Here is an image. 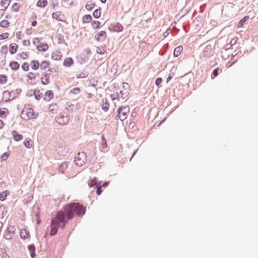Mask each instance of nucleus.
<instances>
[{"label": "nucleus", "mask_w": 258, "mask_h": 258, "mask_svg": "<svg viewBox=\"0 0 258 258\" xmlns=\"http://www.w3.org/2000/svg\"><path fill=\"white\" fill-rule=\"evenodd\" d=\"M214 47L211 44H207L203 52L201 53L200 57L201 58H210L214 56Z\"/></svg>", "instance_id": "20e7f679"}, {"label": "nucleus", "mask_w": 258, "mask_h": 258, "mask_svg": "<svg viewBox=\"0 0 258 258\" xmlns=\"http://www.w3.org/2000/svg\"><path fill=\"white\" fill-rule=\"evenodd\" d=\"M215 44L217 45V47H218L219 49H221V56L224 58V56L222 54L223 53V50H226V45H224V39L222 38H219Z\"/></svg>", "instance_id": "f8f14e48"}, {"label": "nucleus", "mask_w": 258, "mask_h": 258, "mask_svg": "<svg viewBox=\"0 0 258 258\" xmlns=\"http://www.w3.org/2000/svg\"><path fill=\"white\" fill-rule=\"evenodd\" d=\"M122 87L124 91L127 90L128 91L130 89V85L127 83L124 82L122 83Z\"/></svg>", "instance_id": "338daca9"}, {"label": "nucleus", "mask_w": 258, "mask_h": 258, "mask_svg": "<svg viewBox=\"0 0 258 258\" xmlns=\"http://www.w3.org/2000/svg\"><path fill=\"white\" fill-rule=\"evenodd\" d=\"M123 26L118 22L111 24L109 29L116 32H120L123 30Z\"/></svg>", "instance_id": "9d476101"}, {"label": "nucleus", "mask_w": 258, "mask_h": 258, "mask_svg": "<svg viewBox=\"0 0 258 258\" xmlns=\"http://www.w3.org/2000/svg\"><path fill=\"white\" fill-rule=\"evenodd\" d=\"M3 250H4V251H2V258H10L9 255H8L7 252L6 251V249L4 248Z\"/></svg>", "instance_id": "774afa93"}, {"label": "nucleus", "mask_w": 258, "mask_h": 258, "mask_svg": "<svg viewBox=\"0 0 258 258\" xmlns=\"http://www.w3.org/2000/svg\"><path fill=\"white\" fill-rule=\"evenodd\" d=\"M22 69L24 71H28L29 70V65L28 62H24L22 65Z\"/></svg>", "instance_id": "5fc2aeb1"}, {"label": "nucleus", "mask_w": 258, "mask_h": 258, "mask_svg": "<svg viewBox=\"0 0 258 258\" xmlns=\"http://www.w3.org/2000/svg\"><path fill=\"white\" fill-rule=\"evenodd\" d=\"M52 72V70L51 69H49L47 70V72H45L44 74H43V76L40 79L41 83L43 85H47L50 82L49 78L50 76L51 75V73Z\"/></svg>", "instance_id": "1a4fd4ad"}, {"label": "nucleus", "mask_w": 258, "mask_h": 258, "mask_svg": "<svg viewBox=\"0 0 258 258\" xmlns=\"http://www.w3.org/2000/svg\"><path fill=\"white\" fill-rule=\"evenodd\" d=\"M22 92V90L20 88H17L15 90H13L11 92H5V94L8 95L9 94V97H8V99L6 100V102H9L11 100H13L15 99Z\"/></svg>", "instance_id": "6e6552de"}, {"label": "nucleus", "mask_w": 258, "mask_h": 258, "mask_svg": "<svg viewBox=\"0 0 258 258\" xmlns=\"http://www.w3.org/2000/svg\"><path fill=\"white\" fill-rule=\"evenodd\" d=\"M9 0H2L0 2V4L2 6V7H4V10H6L9 6L10 2H11V1H9V4L7 5V6H5L6 4V3Z\"/></svg>", "instance_id": "13d9d810"}, {"label": "nucleus", "mask_w": 258, "mask_h": 258, "mask_svg": "<svg viewBox=\"0 0 258 258\" xmlns=\"http://www.w3.org/2000/svg\"><path fill=\"white\" fill-rule=\"evenodd\" d=\"M37 49L39 51L45 52L48 49V45L46 43H41L37 46Z\"/></svg>", "instance_id": "b1692460"}, {"label": "nucleus", "mask_w": 258, "mask_h": 258, "mask_svg": "<svg viewBox=\"0 0 258 258\" xmlns=\"http://www.w3.org/2000/svg\"><path fill=\"white\" fill-rule=\"evenodd\" d=\"M107 37V34L105 31H101L98 33L96 34L94 38L97 41H104Z\"/></svg>", "instance_id": "9b49d317"}, {"label": "nucleus", "mask_w": 258, "mask_h": 258, "mask_svg": "<svg viewBox=\"0 0 258 258\" xmlns=\"http://www.w3.org/2000/svg\"><path fill=\"white\" fill-rule=\"evenodd\" d=\"M249 19V16H245L238 22L237 25V27L241 28L245 24V22Z\"/></svg>", "instance_id": "4be33fe9"}, {"label": "nucleus", "mask_w": 258, "mask_h": 258, "mask_svg": "<svg viewBox=\"0 0 258 258\" xmlns=\"http://www.w3.org/2000/svg\"><path fill=\"white\" fill-rule=\"evenodd\" d=\"M101 8H99L96 9L93 13V16L95 19H98L101 16Z\"/></svg>", "instance_id": "f704fd0d"}, {"label": "nucleus", "mask_w": 258, "mask_h": 258, "mask_svg": "<svg viewBox=\"0 0 258 258\" xmlns=\"http://www.w3.org/2000/svg\"><path fill=\"white\" fill-rule=\"evenodd\" d=\"M60 12H53L52 14V18L54 19H56L58 21H62V20L59 17V14Z\"/></svg>", "instance_id": "79ce46f5"}, {"label": "nucleus", "mask_w": 258, "mask_h": 258, "mask_svg": "<svg viewBox=\"0 0 258 258\" xmlns=\"http://www.w3.org/2000/svg\"><path fill=\"white\" fill-rule=\"evenodd\" d=\"M38 114H35L32 108H27L26 106L23 109L21 117L22 119L28 120L32 118H36Z\"/></svg>", "instance_id": "f03ea898"}, {"label": "nucleus", "mask_w": 258, "mask_h": 258, "mask_svg": "<svg viewBox=\"0 0 258 258\" xmlns=\"http://www.w3.org/2000/svg\"><path fill=\"white\" fill-rule=\"evenodd\" d=\"M236 40H235L234 39H232L230 43L228 44L227 43V50H228L229 49H230L231 48V47L233 45V44H235V43H236Z\"/></svg>", "instance_id": "e2e57ef3"}, {"label": "nucleus", "mask_w": 258, "mask_h": 258, "mask_svg": "<svg viewBox=\"0 0 258 258\" xmlns=\"http://www.w3.org/2000/svg\"><path fill=\"white\" fill-rule=\"evenodd\" d=\"M58 39V43H65L67 44V43L65 42V40L64 39L63 36L61 34H58L56 36Z\"/></svg>", "instance_id": "49530a36"}, {"label": "nucleus", "mask_w": 258, "mask_h": 258, "mask_svg": "<svg viewBox=\"0 0 258 258\" xmlns=\"http://www.w3.org/2000/svg\"><path fill=\"white\" fill-rule=\"evenodd\" d=\"M20 6L19 3H15L11 8V11L15 12H18L20 9Z\"/></svg>", "instance_id": "a18cd8bd"}, {"label": "nucleus", "mask_w": 258, "mask_h": 258, "mask_svg": "<svg viewBox=\"0 0 258 258\" xmlns=\"http://www.w3.org/2000/svg\"><path fill=\"white\" fill-rule=\"evenodd\" d=\"M183 50V47L181 45L176 47L173 51V55L175 57L178 56Z\"/></svg>", "instance_id": "393cba45"}, {"label": "nucleus", "mask_w": 258, "mask_h": 258, "mask_svg": "<svg viewBox=\"0 0 258 258\" xmlns=\"http://www.w3.org/2000/svg\"><path fill=\"white\" fill-rule=\"evenodd\" d=\"M33 95L34 96L35 98L37 100H39L42 97V94L40 93V90L38 89L34 90L33 92Z\"/></svg>", "instance_id": "473e14b6"}, {"label": "nucleus", "mask_w": 258, "mask_h": 258, "mask_svg": "<svg viewBox=\"0 0 258 258\" xmlns=\"http://www.w3.org/2000/svg\"><path fill=\"white\" fill-rule=\"evenodd\" d=\"M101 24L100 22L98 21H93L91 22V26L93 29H99L100 28V25Z\"/></svg>", "instance_id": "c03bdc74"}, {"label": "nucleus", "mask_w": 258, "mask_h": 258, "mask_svg": "<svg viewBox=\"0 0 258 258\" xmlns=\"http://www.w3.org/2000/svg\"><path fill=\"white\" fill-rule=\"evenodd\" d=\"M107 147V142L105 138L102 136V147L103 149H105Z\"/></svg>", "instance_id": "bf43d9fd"}, {"label": "nucleus", "mask_w": 258, "mask_h": 258, "mask_svg": "<svg viewBox=\"0 0 258 258\" xmlns=\"http://www.w3.org/2000/svg\"><path fill=\"white\" fill-rule=\"evenodd\" d=\"M89 74V73L88 71L84 70L81 73L76 75V78L77 79L85 78L88 76Z\"/></svg>", "instance_id": "a878e982"}, {"label": "nucleus", "mask_w": 258, "mask_h": 258, "mask_svg": "<svg viewBox=\"0 0 258 258\" xmlns=\"http://www.w3.org/2000/svg\"><path fill=\"white\" fill-rule=\"evenodd\" d=\"M9 67L14 71L18 70L20 68V64L16 61H11L9 63Z\"/></svg>", "instance_id": "6ab92c4d"}, {"label": "nucleus", "mask_w": 258, "mask_h": 258, "mask_svg": "<svg viewBox=\"0 0 258 258\" xmlns=\"http://www.w3.org/2000/svg\"><path fill=\"white\" fill-rule=\"evenodd\" d=\"M69 162L66 161L62 162L60 165L58 166L57 169L61 173H63L65 170L68 168Z\"/></svg>", "instance_id": "f3484780"}, {"label": "nucleus", "mask_w": 258, "mask_h": 258, "mask_svg": "<svg viewBox=\"0 0 258 258\" xmlns=\"http://www.w3.org/2000/svg\"><path fill=\"white\" fill-rule=\"evenodd\" d=\"M86 159V154L84 152H79L75 156L74 162L76 166L80 167L85 163Z\"/></svg>", "instance_id": "7ed1b4c3"}, {"label": "nucleus", "mask_w": 258, "mask_h": 258, "mask_svg": "<svg viewBox=\"0 0 258 258\" xmlns=\"http://www.w3.org/2000/svg\"><path fill=\"white\" fill-rule=\"evenodd\" d=\"M95 6V3L92 1L87 2L85 8L88 11L92 10Z\"/></svg>", "instance_id": "c85d7f7f"}, {"label": "nucleus", "mask_w": 258, "mask_h": 258, "mask_svg": "<svg viewBox=\"0 0 258 258\" xmlns=\"http://www.w3.org/2000/svg\"><path fill=\"white\" fill-rule=\"evenodd\" d=\"M8 80L7 76L5 75H0V84H5Z\"/></svg>", "instance_id": "3c124183"}, {"label": "nucleus", "mask_w": 258, "mask_h": 258, "mask_svg": "<svg viewBox=\"0 0 258 258\" xmlns=\"http://www.w3.org/2000/svg\"><path fill=\"white\" fill-rule=\"evenodd\" d=\"M66 109L70 112H72L74 111V105L72 104H69V105H68L66 107Z\"/></svg>", "instance_id": "680f3d73"}, {"label": "nucleus", "mask_w": 258, "mask_h": 258, "mask_svg": "<svg viewBox=\"0 0 258 258\" xmlns=\"http://www.w3.org/2000/svg\"><path fill=\"white\" fill-rule=\"evenodd\" d=\"M130 108L128 106H123L122 110L121 112V118H122L123 119H125L127 117V114L130 112Z\"/></svg>", "instance_id": "412c9836"}, {"label": "nucleus", "mask_w": 258, "mask_h": 258, "mask_svg": "<svg viewBox=\"0 0 258 258\" xmlns=\"http://www.w3.org/2000/svg\"><path fill=\"white\" fill-rule=\"evenodd\" d=\"M17 56L22 58L23 59H26L28 57L27 52H23L22 53L18 54Z\"/></svg>", "instance_id": "6e6d98bb"}, {"label": "nucleus", "mask_w": 258, "mask_h": 258, "mask_svg": "<svg viewBox=\"0 0 258 258\" xmlns=\"http://www.w3.org/2000/svg\"><path fill=\"white\" fill-rule=\"evenodd\" d=\"M102 109L105 112H107L109 107V102L106 98H104L101 100Z\"/></svg>", "instance_id": "2eb2a0df"}, {"label": "nucleus", "mask_w": 258, "mask_h": 258, "mask_svg": "<svg viewBox=\"0 0 258 258\" xmlns=\"http://www.w3.org/2000/svg\"><path fill=\"white\" fill-rule=\"evenodd\" d=\"M10 22L6 20H3L0 22V27L4 28H6L10 25Z\"/></svg>", "instance_id": "37998d69"}, {"label": "nucleus", "mask_w": 258, "mask_h": 258, "mask_svg": "<svg viewBox=\"0 0 258 258\" xmlns=\"http://www.w3.org/2000/svg\"><path fill=\"white\" fill-rule=\"evenodd\" d=\"M12 134L13 136L14 140L16 142L20 141L23 138V136L21 134H18L16 131L14 130L12 132Z\"/></svg>", "instance_id": "a211bd4d"}, {"label": "nucleus", "mask_w": 258, "mask_h": 258, "mask_svg": "<svg viewBox=\"0 0 258 258\" xmlns=\"http://www.w3.org/2000/svg\"><path fill=\"white\" fill-rule=\"evenodd\" d=\"M20 236L23 240L30 238V234L29 230L22 228L20 231Z\"/></svg>", "instance_id": "ddd939ff"}, {"label": "nucleus", "mask_w": 258, "mask_h": 258, "mask_svg": "<svg viewBox=\"0 0 258 258\" xmlns=\"http://www.w3.org/2000/svg\"><path fill=\"white\" fill-rule=\"evenodd\" d=\"M73 64H74V60L71 57H67L66 59H64L63 62V65L66 67H70Z\"/></svg>", "instance_id": "aec40b11"}, {"label": "nucleus", "mask_w": 258, "mask_h": 258, "mask_svg": "<svg viewBox=\"0 0 258 258\" xmlns=\"http://www.w3.org/2000/svg\"><path fill=\"white\" fill-rule=\"evenodd\" d=\"M219 71H220L219 68H217L213 70V71L211 74V78L212 79H214L215 77L218 76V75L219 74Z\"/></svg>", "instance_id": "09e8293b"}, {"label": "nucleus", "mask_w": 258, "mask_h": 258, "mask_svg": "<svg viewBox=\"0 0 258 258\" xmlns=\"http://www.w3.org/2000/svg\"><path fill=\"white\" fill-rule=\"evenodd\" d=\"M62 56V55L60 52H58V53H52L51 55L52 59L55 60H60Z\"/></svg>", "instance_id": "4c0bfd02"}, {"label": "nucleus", "mask_w": 258, "mask_h": 258, "mask_svg": "<svg viewBox=\"0 0 258 258\" xmlns=\"http://www.w3.org/2000/svg\"><path fill=\"white\" fill-rule=\"evenodd\" d=\"M6 63V56L0 54V66H4Z\"/></svg>", "instance_id": "052dcab7"}, {"label": "nucleus", "mask_w": 258, "mask_h": 258, "mask_svg": "<svg viewBox=\"0 0 258 258\" xmlns=\"http://www.w3.org/2000/svg\"><path fill=\"white\" fill-rule=\"evenodd\" d=\"M96 153L95 152H90L91 157L89 159V162L90 163L93 164H94L97 160V157H96ZM90 156V154L89 155Z\"/></svg>", "instance_id": "c756f323"}, {"label": "nucleus", "mask_w": 258, "mask_h": 258, "mask_svg": "<svg viewBox=\"0 0 258 258\" xmlns=\"http://www.w3.org/2000/svg\"><path fill=\"white\" fill-rule=\"evenodd\" d=\"M31 68L33 70H37L40 66L39 62L37 60H32L30 63Z\"/></svg>", "instance_id": "bb28decb"}, {"label": "nucleus", "mask_w": 258, "mask_h": 258, "mask_svg": "<svg viewBox=\"0 0 258 258\" xmlns=\"http://www.w3.org/2000/svg\"><path fill=\"white\" fill-rule=\"evenodd\" d=\"M16 229L14 226L9 224L5 231L4 237L7 240L11 239L15 234Z\"/></svg>", "instance_id": "39448f33"}, {"label": "nucleus", "mask_w": 258, "mask_h": 258, "mask_svg": "<svg viewBox=\"0 0 258 258\" xmlns=\"http://www.w3.org/2000/svg\"><path fill=\"white\" fill-rule=\"evenodd\" d=\"M50 5L53 9L58 5V3L57 0H50Z\"/></svg>", "instance_id": "69168bd1"}, {"label": "nucleus", "mask_w": 258, "mask_h": 258, "mask_svg": "<svg viewBox=\"0 0 258 258\" xmlns=\"http://www.w3.org/2000/svg\"><path fill=\"white\" fill-rule=\"evenodd\" d=\"M129 94L127 90H120L119 92H116L115 94H111L110 97L112 100H119L120 98L122 99H125Z\"/></svg>", "instance_id": "0eeeda50"}, {"label": "nucleus", "mask_w": 258, "mask_h": 258, "mask_svg": "<svg viewBox=\"0 0 258 258\" xmlns=\"http://www.w3.org/2000/svg\"><path fill=\"white\" fill-rule=\"evenodd\" d=\"M18 46L16 43L11 44L9 46V51L11 54H15L18 50Z\"/></svg>", "instance_id": "5701e85b"}, {"label": "nucleus", "mask_w": 258, "mask_h": 258, "mask_svg": "<svg viewBox=\"0 0 258 258\" xmlns=\"http://www.w3.org/2000/svg\"><path fill=\"white\" fill-rule=\"evenodd\" d=\"M80 92H81L80 88L79 87H76V88H74L70 90L69 91V93L77 95V94H79L80 93Z\"/></svg>", "instance_id": "de8ad7c7"}, {"label": "nucleus", "mask_w": 258, "mask_h": 258, "mask_svg": "<svg viewBox=\"0 0 258 258\" xmlns=\"http://www.w3.org/2000/svg\"><path fill=\"white\" fill-rule=\"evenodd\" d=\"M10 152H5L4 153H3L2 155H1V159L2 161H5L7 160V159L8 158V157L10 156Z\"/></svg>", "instance_id": "864d4df0"}, {"label": "nucleus", "mask_w": 258, "mask_h": 258, "mask_svg": "<svg viewBox=\"0 0 258 258\" xmlns=\"http://www.w3.org/2000/svg\"><path fill=\"white\" fill-rule=\"evenodd\" d=\"M47 5V0H38L36 4V6L40 8H44Z\"/></svg>", "instance_id": "7c9ffc66"}, {"label": "nucleus", "mask_w": 258, "mask_h": 258, "mask_svg": "<svg viewBox=\"0 0 258 258\" xmlns=\"http://www.w3.org/2000/svg\"><path fill=\"white\" fill-rule=\"evenodd\" d=\"M9 36V34L7 32L0 34V40H4L7 39Z\"/></svg>", "instance_id": "0e129e2a"}, {"label": "nucleus", "mask_w": 258, "mask_h": 258, "mask_svg": "<svg viewBox=\"0 0 258 258\" xmlns=\"http://www.w3.org/2000/svg\"><path fill=\"white\" fill-rule=\"evenodd\" d=\"M27 247L29 251L30 252L31 257L35 258L36 256L35 253L36 248L35 245L34 244H31L28 245Z\"/></svg>", "instance_id": "dca6fc26"}, {"label": "nucleus", "mask_w": 258, "mask_h": 258, "mask_svg": "<svg viewBox=\"0 0 258 258\" xmlns=\"http://www.w3.org/2000/svg\"><path fill=\"white\" fill-rule=\"evenodd\" d=\"M102 181H99L97 185H96L95 188L96 189V194L98 196L102 194V190L101 189V183Z\"/></svg>", "instance_id": "ea45409f"}, {"label": "nucleus", "mask_w": 258, "mask_h": 258, "mask_svg": "<svg viewBox=\"0 0 258 258\" xmlns=\"http://www.w3.org/2000/svg\"><path fill=\"white\" fill-rule=\"evenodd\" d=\"M35 75L37 76L39 75V73H34L33 72H29V74L27 75V78L29 80H33L35 79Z\"/></svg>", "instance_id": "603ef678"}, {"label": "nucleus", "mask_w": 258, "mask_h": 258, "mask_svg": "<svg viewBox=\"0 0 258 258\" xmlns=\"http://www.w3.org/2000/svg\"><path fill=\"white\" fill-rule=\"evenodd\" d=\"M9 194L10 191L8 190H6L5 191L0 192V201H5Z\"/></svg>", "instance_id": "cd10ccee"}, {"label": "nucleus", "mask_w": 258, "mask_h": 258, "mask_svg": "<svg viewBox=\"0 0 258 258\" xmlns=\"http://www.w3.org/2000/svg\"><path fill=\"white\" fill-rule=\"evenodd\" d=\"M50 65V62L47 60H43L40 64V70H43L46 69Z\"/></svg>", "instance_id": "72a5a7b5"}, {"label": "nucleus", "mask_w": 258, "mask_h": 258, "mask_svg": "<svg viewBox=\"0 0 258 258\" xmlns=\"http://www.w3.org/2000/svg\"><path fill=\"white\" fill-rule=\"evenodd\" d=\"M9 113V110L6 108H0V117H5Z\"/></svg>", "instance_id": "a19ab883"}, {"label": "nucleus", "mask_w": 258, "mask_h": 258, "mask_svg": "<svg viewBox=\"0 0 258 258\" xmlns=\"http://www.w3.org/2000/svg\"><path fill=\"white\" fill-rule=\"evenodd\" d=\"M57 107V105L56 104H52L49 105L48 107L49 111L51 112L52 113H55L56 108Z\"/></svg>", "instance_id": "8fccbe9b"}, {"label": "nucleus", "mask_w": 258, "mask_h": 258, "mask_svg": "<svg viewBox=\"0 0 258 258\" xmlns=\"http://www.w3.org/2000/svg\"><path fill=\"white\" fill-rule=\"evenodd\" d=\"M45 95L48 96V99H46V98H44L43 99L47 101L50 100L53 97V93L51 90H47L46 91Z\"/></svg>", "instance_id": "58836bf2"}, {"label": "nucleus", "mask_w": 258, "mask_h": 258, "mask_svg": "<svg viewBox=\"0 0 258 258\" xmlns=\"http://www.w3.org/2000/svg\"><path fill=\"white\" fill-rule=\"evenodd\" d=\"M50 229L49 235L51 236L56 235L58 231V226H57L56 224L53 223V219L51 221Z\"/></svg>", "instance_id": "4468645a"}, {"label": "nucleus", "mask_w": 258, "mask_h": 258, "mask_svg": "<svg viewBox=\"0 0 258 258\" xmlns=\"http://www.w3.org/2000/svg\"><path fill=\"white\" fill-rule=\"evenodd\" d=\"M86 208L79 203H70L67 204L62 210L56 212L53 218V223L56 224L58 229H64L68 221L73 219L75 215L82 217L86 212Z\"/></svg>", "instance_id": "f257e3e1"}, {"label": "nucleus", "mask_w": 258, "mask_h": 258, "mask_svg": "<svg viewBox=\"0 0 258 258\" xmlns=\"http://www.w3.org/2000/svg\"><path fill=\"white\" fill-rule=\"evenodd\" d=\"M0 52L7 54L8 53V46L7 45H4L1 47Z\"/></svg>", "instance_id": "4d7b16f0"}, {"label": "nucleus", "mask_w": 258, "mask_h": 258, "mask_svg": "<svg viewBox=\"0 0 258 258\" xmlns=\"http://www.w3.org/2000/svg\"><path fill=\"white\" fill-rule=\"evenodd\" d=\"M97 178L96 177H94L90 180L88 185L90 187H95L96 185H97Z\"/></svg>", "instance_id": "c9c22d12"}, {"label": "nucleus", "mask_w": 258, "mask_h": 258, "mask_svg": "<svg viewBox=\"0 0 258 258\" xmlns=\"http://www.w3.org/2000/svg\"><path fill=\"white\" fill-rule=\"evenodd\" d=\"M24 145L27 148H31L32 146L33 142L29 138L26 139V140L24 141Z\"/></svg>", "instance_id": "e433bc0d"}, {"label": "nucleus", "mask_w": 258, "mask_h": 258, "mask_svg": "<svg viewBox=\"0 0 258 258\" xmlns=\"http://www.w3.org/2000/svg\"><path fill=\"white\" fill-rule=\"evenodd\" d=\"M92 20V18L91 15L87 14L83 16L82 18L83 23H87L91 22Z\"/></svg>", "instance_id": "2f4dec72"}, {"label": "nucleus", "mask_w": 258, "mask_h": 258, "mask_svg": "<svg viewBox=\"0 0 258 258\" xmlns=\"http://www.w3.org/2000/svg\"><path fill=\"white\" fill-rule=\"evenodd\" d=\"M55 121L61 125L67 124L70 120V117L68 114L64 115L62 113H59L55 118Z\"/></svg>", "instance_id": "423d86ee"}]
</instances>
